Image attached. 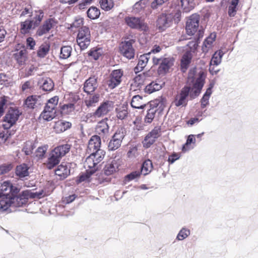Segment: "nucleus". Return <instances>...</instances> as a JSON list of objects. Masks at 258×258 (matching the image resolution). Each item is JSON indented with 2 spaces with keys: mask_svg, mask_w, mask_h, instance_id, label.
<instances>
[{
  "mask_svg": "<svg viewBox=\"0 0 258 258\" xmlns=\"http://www.w3.org/2000/svg\"><path fill=\"white\" fill-rule=\"evenodd\" d=\"M187 84L189 86H185L180 93L175 96L173 103L176 106H185L187 104L186 98L189 94L194 98L201 92L204 82L201 73L197 74L195 69L190 70L187 78Z\"/></svg>",
  "mask_w": 258,
  "mask_h": 258,
  "instance_id": "1",
  "label": "nucleus"
},
{
  "mask_svg": "<svg viewBox=\"0 0 258 258\" xmlns=\"http://www.w3.org/2000/svg\"><path fill=\"white\" fill-rule=\"evenodd\" d=\"M42 195V192H32L29 190H25L23 191L22 196L4 197L0 199V212H10L12 211V208L21 207L25 204L29 198H40Z\"/></svg>",
  "mask_w": 258,
  "mask_h": 258,
  "instance_id": "2",
  "label": "nucleus"
},
{
  "mask_svg": "<svg viewBox=\"0 0 258 258\" xmlns=\"http://www.w3.org/2000/svg\"><path fill=\"white\" fill-rule=\"evenodd\" d=\"M181 12L177 6H172L165 14L161 15L157 21V26L160 30H164L172 24L173 20L178 23L180 20Z\"/></svg>",
  "mask_w": 258,
  "mask_h": 258,
  "instance_id": "3",
  "label": "nucleus"
},
{
  "mask_svg": "<svg viewBox=\"0 0 258 258\" xmlns=\"http://www.w3.org/2000/svg\"><path fill=\"white\" fill-rule=\"evenodd\" d=\"M84 166L86 169V172L80 175L78 182H90L91 180V176L98 169V165L94 159V157L90 155L86 159Z\"/></svg>",
  "mask_w": 258,
  "mask_h": 258,
  "instance_id": "4",
  "label": "nucleus"
},
{
  "mask_svg": "<svg viewBox=\"0 0 258 258\" xmlns=\"http://www.w3.org/2000/svg\"><path fill=\"white\" fill-rule=\"evenodd\" d=\"M152 61L154 65H159L158 72L160 75H164L168 73L169 69L173 66L174 59L171 57H157L152 56Z\"/></svg>",
  "mask_w": 258,
  "mask_h": 258,
  "instance_id": "5",
  "label": "nucleus"
},
{
  "mask_svg": "<svg viewBox=\"0 0 258 258\" xmlns=\"http://www.w3.org/2000/svg\"><path fill=\"white\" fill-rule=\"evenodd\" d=\"M91 34L89 28L86 26L81 27L78 31L77 42L82 50L85 49L90 45Z\"/></svg>",
  "mask_w": 258,
  "mask_h": 258,
  "instance_id": "6",
  "label": "nucleus"
},
{
  "mask_svg": "<svg viewBox=\"0 0 258 258\" xmlns=\"http://www.w3.org/2000/svg\"><path fill=\"white\" fill-rule=\"evenodd\" d=\"M125 24L130 28L146 31L148 26L144 21L140 18L135 17H126L124 18Z\"/></svg>",
  "mask_w": 258,
  "mask_h": 258,
  "instance_id": "7",
  "label": "nucleus"
},
{
  "mask_svg": "<svg viewBox=\"0 0 258 258\" xmlns=\"http://www.w3.org/2000/svg\"><path fill=\"white\" fill-rule=\"evenodd\" d=\"M113 107L112 101H106L102 103L93 114H88L87 116H93L99 118L106 115Z\"/></svg>",
  "mask_w": 258,
  "mask_h": 258,
  "instance_id": "8",
  "label": "nucleus"
},
{
  "mask_svg": "<svg viewBox=\"0 0 258 258\" xmlns=\"http://www.w3.org/2000/svg\"><path fill=\"white\" fill-rule=\"evenodd\" d=\"M200 16L194 14L187 19L186 23V31L187 34L194 35L198 30L199 26Z\"/></svg>",
  "mask_w": 258,
  "mask_h": 258,
  "instance_id": "9",
  "label": "nucleus"
},
{
  "mask_svg": "<svg viewBox=\"0 0 258 258\" xmlns=\"http://www.w3.org/2000/svg\"><path fill=\"white\" fill-rule=\"evenodd\" d=\"M123 72L120 69L115 70L112 71L109 75V79L107 81V84L109 89H112L120 84Z\"/></svg>",
  "mask_w": 258,
  "mask_h": 258,
  "instance_id": "10",
  "label": "nucleus"
},
{
  "mask_svg": "<svg viewBox=\"0 0 258 258\" xmlns=\"http://www.w3.org/2000/svg\"><path fill=\"white\" fill-rule=\"evenodd\" d=\"M161 135V128L160 126H155L145 137L143 142V146L148 148L153 145L156 139Z\"/></svg>",
  "mask_w": 258,
  "mask_h": 258,
  "instance_id": "11",
  "label": "nucleus"
},
{
  "mask_svg": "<svg viewBox=\"0 0 258 258\" xmlns=\"http://www.w3.org/2000/svg\"><path fill=\"white\" fill-rule=\"evenodd\" d=\"M19 192V189L13 185L9 181H6L0 183V199L4 197H9L8 194L11 192L12 194H16Z\"/></svg>",
  "mask_w": 258,
  "mask_h": 258,
  "instance_id": "12",
  "label": "nucleus"
},
{
  "mask_svg": "<svg viewBox=\"0 0 258 258\" xmlns=\"http://www.w3.org/2000/svg\"><path fill=\"white\" fill-rule=\"evenodd\" d=\"M124 135L121 131H117L112 137L108 143V148L109 151H114L117 149L121 145Z\"/></svg>",
  "mask_w": 258,
  "mask_h": 258,
  "instance_id": "13",
  "label": "nucleus"
},
{
  "mask_svg": "<svg viewBox=\"0 0 258 258\" xmlns=\"http://www.w3.org/2000/svg\"><path fill=\"white\" fill-rule=\"evenodd\" d=\"M107 119H103L98 122L95 127V132L97 136L103 140L109 135V127L107 123Z\"/></svg>",
  "mask_w": 258,
  "mask_h": 258,
  "instance_id": "14",
  "label": "nucleus"
},
{
  "mask_svg": "<svg viewBox=\"0 0 258 258\" xmlns=\"http://www.w3.org/2000/svg\"><path fill=\"white\" fill-rule=\"evenodd\" d=\"M132 44V40L124 41L121 43L119 47L120 53L128 59L134 58L135 55V50L133 48Z\"/></svg>",
  "mask_w": 258,
  "mask_h": 258,
  "instance_id": "15",
  "label": "nucleus"
},
{
  "mask_svg": "<svg viewBox=\"0 0 258 258\" xmlns=\"http://www.w3.org/2000/svg\"><path fill=\"white\" fill-rule=\"evenodd\" d=\"M20 113L17 109H10L4 118V121L8 124H4L5 128H9L12 126L17 120Z\"/></svg>",
  "mask_w": 258,
  "mask_h": 258,
  "instance_id": "16",
  "label": "nucleus"
},
{
  "mask_svg": "<svg viewBox=\"0 0 258 258\" xmlns=\"http://www.w3.org/2000/svg\"><path fill=\"white\" fill-rule=\"evenodd\" d=\"M150 76V73L149 72L140 74L136 76L131 84L132 89L134 90L140 89L144 84L146 79Z\"/></svg>",
  "mask_w": 258,
  "mask_h": 258,
  "instance_id": "17",
  "label": "nucleus"
},
{
  "mask_svg": "<svg viewBox=\"0 0 258 258\" xmlns=\"http://www.w3.org/2000/svg\"><path fill=\"white\" fill-rule=\"evenodd\" d=\"M79 99V96L74 94H71L69 95L68 100L71 102L70 103L64 104L62 108V112L64 114H70L75 110L74 103L77 102Z\"/></svg>",
  "mask_w": 258,
  "mask_h": 258,
  "instance_id": "18",
  "label": "nucleus"
},
{
  "mask_svg": "<svg viewBox=\"0 0 258 258\" xmlns=\"http://www.w3.org/2000/svg\"><path fill=\"white\" fill-rule=\"evenodd\" d=\"M101 138L97 135L93 136L89 140L88 145L87 152L88 153L101 150Z\"/></svg>",
  "mask_w": 258,
  "mask_h": 258,
  "instance_id": "19",
  "label": "nucleus"
},
{
  "mask_svg": "<svg viewBox=\"0 0 258 258\" xmlns=\"http://www.w3.org/2000/svg\"><path fill=\"white\" fill-rule=\"evenodd\" d=\"M55 21L53 19H49L46 20L43 24L39 28L37 31V34L42 36L48 32L55 25Z\"/></svg>",
  "mask_w": 258,
  "mask_h": 258,
  "instance_id": "20",
  "label": "nucleus"
},
{
  "mask_svg": "<svg viewBox=\"0 0 258 258\" xmlns=\"http://www.w3.org/2000/svg\"><path fill=\"white\" fill-rule=\"evenodd\" d=\"M44 17V13L43 10L40 9H35L32 11L30 17L29 19L33 22V24L37 27L40 24Z\"/></svg>",
  "mask_w": 258,
  "mask_h": 258,
  "instance_id": "21",
  "label": "nucleus"
},
{
  "mask_svg": "<svg viewBox=\"0 0 258 258\" xmlns=\"http://www.w3.org/2000/svg\"><path fill=\"white\" fill-rule=\"evenodd\" d=\"M35 28H36L35 25L29 19L21 22L20 24V32L23 34L29 33L31 30L34 29Z\"/></svg>",
  "mask_w": 258,
  "mask_h": 258,
  "instance_id": "22",
  "label": "nucleus"
},
{
  "mask_svg": "<svg viewBox=\"0 0 258 258\" xmlns=\"http://www.w3.org/2000/svg\"><path fill=\"white\" fill-rule=\"evenodd\" d=\"M97 86V79L95 77H90L85 83L84 91L90 93L94 92Z\"/></svg>",
  "mask_w": 258,
  "mask_h": 258,
  "instance_id": "23",
  "label": "nucleus"
},
{
  "mask_svg": "<svg viewBox=\"0 0 258 258\" xmlns=\"http://www.w3.org/2000/svg\"><path fill=\"white\" fill-rule=\"evenodd\" d=\"M118 168L116 161L113 160L106 162L103 168L104 174L109 176L113 174Z\"/></svg>",
  "mask_w": 258,
  "mask_h": 258,
  "instance_id": "24",
  "label": "nucleus"
},
{
  "mask_svg": "<svg viewBox=\"0 0 258 258\" xmlns=\"http://www.w3.org/2000/svg\"><path fill=\"white\" fill-rule=\"evenodd\" d=\"M150 58V53L141 55L139 57L137 66L134 69L135 72L137 73L141 71L146 66Z\"/></svg>",
  "mask_w": 258,
  "mask_h": 258,
  "instance_id": "25",
  "label": "nucleus"
},
{
  "mask_svg": "<svg viewBox=\"0 0 258 258\" xmlns=\"http://www.w3.org/2000/svg\"><path fill=\"white\" fill-rule=\"evenodd\" d=\"M157 111V106L151 104L150 105V108L148 109L147 113L144 118L145 123L150 124L153 121Z\"/></svg>",
  "mask_w": 258,
  "mask_h": 258,
  "instance_id": "26",
  "label": "nucleus"
},
{
  "mask_svg": "<svg viewBox=\"0 0 258 258\" xmlns=\"http://www.w3.org/2000/svg\"><path fill=\"white\" fill-rule=\"evenodd\" d=\"M55 174L61 178H66L70 173L69 165L67 163H62L59 165L55 170Z\"/></svg>",
  "mask_w": 258,
  "mask_h": 258,
  "instance_id": "27",
  "label": "nucleus"
},
{
  "mask_svg": "<svg viewBox=\"0 0 258 258\" xmlns=\"http://www.w3.org/2000/svg\"><path fill=\"white\" fill-rule=\"evenodd\" d=\"M40 87L44 91H51L54 87L52 80L49 78H42L39 82Z\"/></svg>",
  "mask_w": 258,
  "mask_h": 258,
  "instance_id": "28",
  "label": "nucleus"
},
{
  "mask_svg": "<svg viewBox=\"0 0 258 258\" xmlns=\"http://www.w3.org/2000/svg\"><path fill=\"white\" fill-rule=\"evenodd\" d=\"M132 107L138 109H143L148 106L144 101L143 97L140 95L134 96L131 103Z\"/></svg>",
  "mask_w": 258,
  "mask_h": 258,
  "instance_id": "29",
  "label": "nucleus"
},
{
  "mask_svg": "<svg viewBox=\"0 0 258 258\" xmlns=\"http://www.w3.org/2000/svg\"><path fill=\"white\" fill-rule=\"evenodd\" d=\"M216 37L215 33H211L204 41L202 46L203 51L207 52L212 47L213 42L215 41Z\"/></svg>",
  "mask_w": 258,
  "mask_h": 258,
  "instance_id": "30",
  "label": "nucleus"
},
{
  "mask_svg": "<svg viewBox=\"0 0 258 258\" xmlns=\"http://www.w3.org/2000/svg\"><path fill=\"white\" fill-rule=\"evenodd\" d=\"M72 123L68 121L59 120L55 122L54 128L56 133H61L70 128Z\"/></svg>",
  "mask_w": 258,
  "mask_h": 258,
  "instance_id": "31",
  "label": "nucleus"
},
{
  "mask_svg": "<svg viewBox=\"0 0 258 258\" xmlns=\"http://www.w3.org/2000/svg\"><path fill=\"white\" fill-rule=\"evenodd\" d=\"M70 147L71 146L70 145L65 144L56 147L52 152L55 154L56 156L61 158L69 151Z\"/></svg>",
  "mask_w": 258,
  "mask_h": 258,
  "instance_id": "32",
  "label": "nucleus"
},
{
  "mask_svg": "<svg viewBox=\"0 0 258 258\" xmlns=\"http://www.w3.org/2000/svg\"><path fill=\"white\" fill-rule=\"evenodd\" d=\"M163 83L160 81L152 82L148 85L145 88V92L151 94L155 91L160 90L162 87Z\"/></svg>",
  "mask_w": 258,
  "mask_h": 258,
  "instance_id": "33",
  "label": "nucleus"
},
{
  "mask_svg": "<svg viewBox=\"0 0 258 258\" xmlns=\"http://www.w3.org/2000/svg\"><path fill=\"white\" fill-rule=\"evenodd\" d=\"M99 95L94 94L85 98L84 102L88 107H94L99 100Z\"/></svg>",
  "mask_w": 258,
  "mask_h": 258,
  "instance_id": "34",
  "label": "nucleus"
},
{
  "mask_svg": "<svg viewBox=\"0 0 258 258\" xmlns=\"http://www.w3.org/2000/svg\"><path fill=\"white\" fill-rule=\"evenodd\" d=\"M181 7L183 12L187 13L195 7L194 0H180Z\"/></svg>",
  "mask_w": 258,
  "mask_h": 258,
  "instance_id": "35",
  "label": "nucleus"
},
{
  "mask_svg": "<svg viewBox=\"0 0 258 258\" xmlns=\"http://www.w3.org/2000/svg\"><path fill=\"white\" fill-rule=\"evenodd\" d=\"M60 158L56 156L52 152H51L50 157L48 159V161L46 163V167L50 169L53 168L60 161Z\"/></svg>",
  "mask_w": 258,
  "mask_h": 258,
  "instance_id": "36",
  "label": "nucleus"
},
{
  "mask_svg": "<svg viewBox=\"0 0 258 258\" xmlns=\"http://www.w3.org/2000/svg\"><path fill=\"white\" fill-rule=\"evenodd\" d=\"M55 116V110L46 109V108L45 107L43 112L40 115V118L48 121L52 120Z\"/></svg>",
  "mask_w": 258,
  "mask_h": 258,
  "instance_id": "37",
  "label": "nucleus"
},
{
  "mask_svg": "<svg viewBox=\"0 0 258 258\" xmlns=\"http://www.w3.org/2000/svg\"><path fill=\"white\" fill-rule=\"evenodd\" d=\"M116 116L120 119H124L128 114L127 105H122L116 108Z\"/></svg>",
  "mask_w": 258,
  "mask_h": 258,
  "instance_id": "38",
  "label": "nucleus"
},
{
  "mask_svg": "<svg viewBox=\"0 0 258 258\" xmlns=\"http://www.w3.org/2000/svg\"><path fill=\"white\" fill-rule=\"evenodd\" d=\"M191 59V55L190 53L189 52H186L183 55L181 60V68L182 72H184L186 70L190 62Z\"/></svg>",
  "mask_w": 258,
  "mask_h": 258,
  "instance_id": "39",
  "label": "nucleus"
},
{
  "mask_svg": "<svg viewBox=\"0 0 258 258\" xmlns=\"http://www.w3.org/2000/svg\"><path fill=\"white\" fill-rule=\"evenodd\" d=\"M153 169V165L152 161L149 160H145L142 166L141 172L144 175L148 174Z\"/></svg>",
  "mask_w": 258,
  "mask_h": 258,
  "instance_id": "40",
  "label": "nucleus"
},
{
  "mask_svg": "<svg viewBox=\"0 0 258 258\" xmlns=\"http://www.w3.org/2000/svg\"><path fill=\"white\" fill-rule=\"evenodd\" d=\"M50 45L48 43H44L42 44L37 50V55L41 58L45 57L48 53Z\"/></svg>",
  "mask_w": 258,
  "mask_h": 258,
  "instance_id": "41",
  "label": "nucleus"
},
{
  "mask_svg": "<svg viewBox=\"0 0 258 258\" xmlns=\"http://www.w3.org/2000/svg\"><path fill=\"white\" fill-rule=\"evenodd\" d=\"M28 167L25 164H22L18 166L16 168V174L20 177H25L29 174Z\"/></svg>",
  "mask_w": 258,
  "mask_h": 258,
  "instance_id": "42",
  "label": "nucleus"
},
{
  "mask_svg": "<svg viewBox=\"0 0 258 258\" xmlns=\"http://www.w3.org/2000/svg\"><path fill=\"white\" fill-rule=\"evenodd\" d=\"M224 53L222 50L216 51L213 55L210 61L211 65H215L216 66L219 64L221 62L222 57Z\"/></svg>",
  "mask_w": 258,
  "mask_h": 258,
  "instance_id": "43",
  "label": "nucleus"
},
{
  "mask_svg": "<svg viewBox=\"0 0 258 258\" xmlns=\"http://www.w3.org/2000/svg\"><path fill=\"white\" fill-rule=\"evenodd\" d=\"M89 153L94 157L96 163L98 164L103 159L105 152L103 150H98L94 152H89Z\"/></svg>",
  "mask_w": 258,
  "mask_h": 258,
  "instance_id": "44",
  "label": "nucleus"
},
{
  "mask_svg": "<svg viewBox=\"0 0 258 258\" xmlns=\"http://www.w3.org/2000/svg\"><path fill=\"white\" fill-rule=\"evenodd\" d=\"M103 50L101 48L94 47L88 52V55L95 60H97L103 54Z\"/></svg>",
  "mask_w": 258,
  "mask_h": 258,
  "instance_id": "45",
  "label": "nucleus"
},
{
  "mask_svg": "<svg viewBox=\"0 0 258 258\" xmlns=\"http://www.w3.org/2000/svg\"><path fill=\"white\" fill-rule=\"evenodd\" d=\"M72 51V48L70 46H64L61 48L59 57L61 59L69 58Z\"/></svg>",
  "mask_w": 258,
  "mask_h": 258,
  "instance_id": "46",
  "label": "nucleus"
},
{
  "mask_svg": "<svg viewBox=\"0 0 258 258\" xmlns=\"http://www.w3.org/2000/svg\"><path fill=\"white\" fill-rule=\"evenodd\" d=\"M239 1V0H232L228 7V13L230 17H234L236 15Z\"/></svg>",
  "mask_w": 258,
  "mask_h": 258,
  "instance_id": "47",
  "label": "nucleus"
},
{
  "mask_svg": "<svg viewBox=\"0 0 258 258\" xmlns=\"http://www.w3.org/2000/svg\"><path fill=\"white\" fill-rule=\"evenodd\" d=\"M14 58L19 64L23 63L26 58V50H21L14 54Z\"/></svg>",
  "mask_w": 258,
  "mask_h": 258,
  "instance_id": "48",
  "label": "nucleus"
},
{
  "mask_svg": "<svg viewBox=\"0 0 258 258\" xmlns=\"http://www.w3.org/2000/svg\"><path fill=\"white\" fill-rule=\"evenodd\" d=\"M87 16L91 19L98 18L100 14V10L95 7H91L87 11Z\"/></svg>",
  "mask_w": 258,
  "mask_h": 258,
  "instance_id": "49",
  "label": "nucleus"
},
{
  "mask_svg": "<svg viewBox=\"0 0 258 258\" xmlns=\"http://www.w3.org/2000/svg\"><path fill=\"white\" fill-rule=\"evenodd\" d=\"M58 97L57 96L52 97L48 100L45 107L46 108V109L55 110V108L58 104Z\"/></svg>",
  "mask_w": 258,
  "mask_h": 258,
  "instance_id": "50",
  "label": "nucleus"
},
{
  "mask_svg": "<svg viewBox=\"0 0 258 258\" xmlns=\"http://www.w3.org/2000/svg\"><path fill=\"white\" fill-rule=\"evenodd\" d=\"M148 0H140L137 2L133 7V11L135 13H139L143 10L147 5Z\"/></svg>",
  "mask_w": 258,
  "mask_h": 258,
  "instance_id": "51",
  "label": "nucleus"
},
{
  "mask_svg": "<svg viewBox=\"0 0 258 258\" xmlns=\"http://www.w3.org/2000/svg\"><path fill=\"white\" fill-rule=\"evenodd\" d=\"M100 3L101 8L105 11H109L113 7L112 0H101Z\"/></svg>",
  "mask_w": 258,
  "mask_h": 258,
  "instance_id": "52",
  "label": "nucleus"
},
{
  "mask_svg": "<svg viewBox=\"0 0 258 258\" xmlns=\"http://www.w3.org/2000/svg\"><path fill=\"white\" fill-rule=\"evenodd\" d=\"M189 234L190 230L185 228H183L179 232L177 235L176 239L178 240H182L188 237Z\"/></svg>",
  "mask_w": 258,
  "mask_h": 258,
  "instance_id": "53",
  "label": "nucleus"
},
{
  "mask_svg": "<svg viewBox=\"0 0 258 258\" xmlns=\"http://www.w3.org/2000/svg\"><path fill=\"white\" fill-rule=\"evenodd\" d=\"M195 142L196 139L195 138V136L193 135H189L188 137L186 143L183 145L182 147V151L186 152V151L190 149L188 147V146L191 143L195 144Z\"/></svg>",
  "mask_w": 258,
  "mask_h": 258,
  "instance_id": "54",
  "label": "nucleus"
},
{
  "mask_svg": "<svg viewBox=\"0 0 258 258\" xmlns=\"http://www.w3.org/2000/svg\"><path fill=\"white\" fill-rule=\"evenodd\" d=\"M133 123L134 124V130L140 131L144 129V125L142 123V119L141 117H136L135 120L133 121Z\"/></svg>",
  "mask_w": 258,
  "mask_h": 258,
  "instance_id": "55",
  "label": "nucleus"
},
{
  "mask_svg": "<svg viewBox=\"0 0 258 258\" xmlns=\"http://www.w3.org/2000/svg\"><path fill=\"white\" fill-rule=\"evenodd\" d=\"M36 102V97L34 96L28 97L25 100V104L29 108H34Z\"/></svg>",
  "mask_w": 258,
  "mask_h": 258,
  "instance_id": "56",
  "label": "nucleus"
},
{
  "mask_svg": "<svg viewBox=\"0 0 258 258\" xmlns=\"http://www.w3.org/2000/svg\"><path fill=\"white\" fill-rule=\"evenodd\" d=\"M13 167L12 164H5L0 165V175L7 173L11 171Z\"/></svg>",
  "mask_w": 258,
  "mask_h": 258,
  "instance_id": "57",
  "label": "nucleus"
},
{
  "mask_svg": "<svg viewBox=\"0 0 258 258\" xmlns=\"http://www.w3.org/2000/svg\"><path fill=\"white\" fill-rule=\"evenodd\" d=\"M33 9L30 8H26L24 10H23L20 15V18L21 19L27 18V19H29L32 14V11Z\"/></svg>",
  "mask_w": 258,
  "mask_h": 258,
  "instance_id": "58",
  "label": "nucleus"
},
{
  "mask_svg": "<svg viewBox=\"0 0 258 258\" xmlns=\"http://www.w3.org/2000/svg\"><path fill=\"white\" fill-rule=\"evenodd\" d=\"M8 97L3 96L0 98V117L4 113V110L6 107V104L8 101Z\"/></svg>",
  "mask_w": 258,
  "mask_h": 258,
  "instance_id": "59",
  "label": "nucleus"
},
{
  "mask_svg": "<svg viewBox=\"0 0 258 258\" xmlns=\"http://www.w3.org/2000/svg\"><path fill=\"white\" fill-rule=\"evenodd\" d=\"M33 86V82L31 80L26 81L22 84L21 90L23 92H27Z\"/></svg>",
  "mask_w": 258,
  "mask_h": 258,
  "instance_id": "60",
  "label": "nucleus"
},
{
  "mask_svg": "<svg viewBox=\"0 0 258 258\" xmlns=\"http://www.w3.org/2000/svg\"><path fill=\"white\" fill-rule=\"evenodd\" d=\"M47 150V147L45 146L38 148L36 151V156L39 158H42L44 157Z\"/></svg>",
  "mask_w": 258,
  "mask_h": 258,
  "instance_id": "61",
  "label": "nucleus"
},
{
  "mask_svg": "<svg viewBox=\"0 0 258 258\" xmlns=\"http://www.w3.org/2000/svg\"><path fill=\"white\" fill-rule=\"evenodd\" d=\"M27 46L30 49L33 50L36 44L35 40L32 37H28L26 40Z\"/></svg>",
  "mask_w": 258,
  "mask_h": 258,
  "instance_id": "62",
  "label": "nucleus"
},
{
  "mask_svg": "<svg viewBox=\"0 0 258 258\" xmlns=\"http://www.w3.org/2000/svg\"><path fill=\"white\" fill-rule=\"evenodd\" d=\"M163 47L158 45H155L152 49H151V51L149 52L148 53H150V55L151 54H155L157 53H158L161 51V50L162 49Z\"/></svg>",
  "mask_w": 258,
  "mask_h": 258,
  "instance_id": "63",
  "label": "nucleus"
},
{
  "mask_svg": "<svg viewBox=\"0 0 258 258\" xmlns=\"http://www.w3.org/2000/svg\"><path fill=\"white\" fill-rule=\"evenodd\" d=\"M83 24V19L79 18L76 19L72 24V27L78 28L82 26Z\"/></svg>",
  "mask_w": 258,
  "mask_h": 258,
  "instance_id": "64",
  "label": "nucleus"
}]
</instances>
